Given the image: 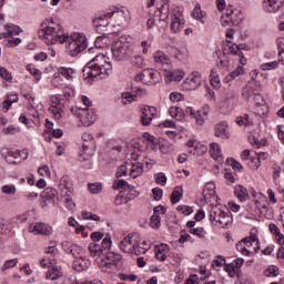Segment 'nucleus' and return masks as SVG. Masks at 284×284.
<instances>
[{"label": "nucleus", "instance_id": "nucleus-1", "mask_svg": "<svg viewBox=\"0 0 284 284\" xmlns=\"http://www.w3.org/2000/svg\"><path fill=\"white\" fill-rule=\"evenodd\" d=\"M38 36L47 45H54L58 41L59 43H68L67 48L71 57L81 54L88 48L83 33H72L71 36L70 33H64L63 26L54 20H44L40 26Z\"/></svg>", "mask_w": 284, "mask_h": 284}, {"label": "nucleus", "instance_id": "nucleus-2", "mask_svg": "<svg viewBox=\"0 0 284 284\" xmlns=\"http://www.w3.org/2000/svg\"><path fill=\"white\" fill-rule=\"evenodd\" d=\"M112 74V63H110L109 58L103 53H97L83 69V77L87 79H105Z\"/></svg>", "mask_w": 284, "mask_h": 284}, {"label": "nucleus", "instance_id": "nucleus-3", "mask_svg": "<svg viewBox=\"0 0 284 284\" xmlns=\"http://www.w3.org/2000/svg\"><path fill=\"white\" fill-rule=\"evenodd\" d=\"M104 19H111L113 28H125L130 24V11L128 9H119L115 11L106 12L103 16L94 19L97 28L105 26V23L101 22L104 21Z\"/></svg>", "mask_w": 284, "mask_h": 284}, {"label": "nucleus", "instance_id": "nucleus-4", "mask_svg": "<svg viewBox=\"0 0 284 284\" xmlns=\"http://www.w3.org/2000/svg\"><path fill=\"white\" fill-rule=\"evenodd\" d=\"M120 250L124 254H134L141 256L145 254V247H141V235L139 233H130L120 242Z\"/></svg>", "mask_w": 284, "mask_h": 284}, {"label": "nucleus", "instance_id": "nucleus-5", "mask_svg": "<svg viewBox=\"0 0 284 284\" xmlns=\"http://www.w3.org/2000/svg\"><path fill=\"white\" fill-rule=\"evenodd\" d=\"M112 57L115 61H125L132 57V49H130V37H120L111 48Z\"/></svg>", "mask_w": 284, "mask_h": 284}, {"label": "nucleus", "instance_id": "nucleus-6", "mask_svg": "<svg viewBox=\"0 0 284 284\" xmlns=\"http://www.w3.org/2000/svg\"><path fill=\"white\" fill-rule=\"evenodd\" d=\"M121 254H116L114 252H109L104 256L99 257L97 260L98 267L101 268V272H105L106 274H112V272H116L119 270V265L121 264Z\"/></svg>", "mask_w": 284, "mask_h": 284}, {"label": "nucleus", "instance_id": "nucleus-7", "mask_svg": "<svg viewBox=\"0 0 284 284\" xmlns=\"http://www.w3.org/2000/svg\"><path fill=\"white\" fill-rule=\"evenodd\" d=\"M209 219L210 221H215V223H219L221 227H227V225H232L233 221L230 209H221L219 206H212L209 213Z\"/></svg>", "mask_w": 284, "mask_h": 284}, {"label": "nucleus", "instance_id": "nucleus-8", "mask_svg": "<svg viewBox=\"0 0 284 284\" xmlns=\"http://www.w3.org/2000/svg\"><path fill=\"white\" fill-rule=\"evenodd\" d=\"M236 250L243 256H254L261 250V245H258V239L245 237L236 244Z\"/></svg>", "mask_w": 284, "mask_h": 284}, {"label": "nucleus", "instance_id": "nucleus-9", "mask_svg": "<svg viewBox=\"0 0 284 284\" xmlns=\"http://www.w3.org/2000/svg\"><path fill=\"white\" fill-rule=\"evenodd\" d=\"M4 30L9 37L7 40H4V45L7 48H17V45H19V43H21V39L14 38V37H19V34H21V32H23L21 27L17 26V24L8 23L4 26Z\"/></svg>", "mask_w": 284, "mask_h": 284}, {"label": "nucleus", "instance_id": "nucleus-10", "mask_svg": "<svg viewBox=\"0 0 284 284\" xmlns=\"http://www.w3.org/2000/svg\"><path fill=\"white\" fill-rule=\"evenodd\" d=\"M134 79L136 82L144 83V85H156L161 81V73L154 69H145Z\"/></svg>", "mask_w": 284, "mask_h": 284}, {"label": "nucleus", "instance_id": "nucleus-11", "mask_svg": "<svg viewBox=\"0 0 284 284\" xmlns=\"http://www.w3.org/2000/svg\"><path fill=\"white\" fill-rule=\"evenodd\" d=\"M82 141H84V143L82 144L80 156H83V160L88 161L90 156L94 155V138L92 134L85 132L82 134Z\"/></svg>", "mask_w": 284, "mask_h": 284}, {"label": "nucleus", "instance_id": "nucleus-12", "mask_svg": "<svg viewBox=\"0 0 284 284\" xmlns=\"http://www.w3.org/2000/svg\"><path fill=\"white\" fill-rule=\"evenodd\" d=\"M112 247V239L105 236L101 243L93 242L89 244V252L91 256H101L103 250H110Z\"/></svg>", "mask_w": 284, "mask_h": 284}, {"label": "nucleus", "instance_id": "nucleus-13", "mask_svg": "<svg viewBox=\"0 0 284 284\" xmlns=\"http://www.w3.org/2000/svg\"><path fill=\"white\" fill-rule=\"evenodd\" d=\"M65 105H63V102L59 100L57 97L51 98V105L48 109L49 114H52L53 119H57V121L63 119Z\"/></svg>", "mask_w": 284, "mask_h": 284}, {"label": "nucleus", "instance_id": "nucleus-14", "mask_svg": "<svg viewBox=\"0 0 284 284\" xmlns=\"http://www.w3.org/2000/svg\"><path fill=\"white\" fill-rule=\"evenodd\" d=\"M261 92V82L255 80L250 81L243 89H242V98L244 101H250L253 97H256Z\"/></svg>", "mask_w": 284, "mask_h": 284}, {"label": "nucleus", "instance_id": "nucleus-15", "mask_svg": "<svg viewBox=\"0 0 284 284\" xmlns=\"http://www.w3.org/2000/svg\"><path fill=\"white\" fill-rule=\"evenodd\" d=\"M171 21H172L171 22L172 32L176 34L181 32V30H183V24L185 23V19H183V12L179 8H175L172 11Z\"/></svg>", "mask_w": 284, "mask_h": 284}, {"label": "nucleus", "instance_id": "nucleus-16", "mask_svg": "<svg viewBox=\"0 0 284 284\" xmlns=\"http://www.w3.org/2000/svg\"><path fill=\"white\" fill-rule=\"evenodd\" d=\"M78 116L84 128H90V125H93L94 121H97V115L94 114V111L88 108L79 109Z\"/></svg>", "mask_w": 284, "mask_h": 284}, {"label": "nucleus", "instance_id": "nucleus-17", "mask_svg": "<svg viewBox=\"0 0 284 284\" xmlns=\"http://www.w3.org/2000/svg\"><path fill=\"white\" fill-rule=\"evenodd\" d=\"M253 101L255 103V114H257V116H265V114L270 112V106L261 92L253 98Z\"/></svg>", "mask_w": 284, "mask_h": 284}, {"label": "nucleus", "instance_id": "nucleus-18", "mask_svg": "<svg viewBox=\"0 0 284 284\" xmlns=\"http://www.w3.org/2000/svg\"><path fill=\"white\" fill-rule=\"evenodd\" d=\"M40 203H59V191L49 186L40 195Z\"/></svg>", "mask_w": 284, "mask_h": 284}, {"label": "nucleus", "instance_id": "nucleus-19", "mask_svg": "<svg viewBox=\"0 0 284 284\" xmlns=\"http://www.w3.org/2000/svg\"><path fill=\"white\" fill-rule=\"evenodd\" d=\"M29 232L32 234H42L43 236H50L52 234V227L43 222H34L29 225Z\"/></svg>", "mask_w": 284, "mask_h": 284}, {"label": "nucleus", "instance_id": "nucleus-20", "mask_svg": "<svg viewBox=\"0 0 284 284\" xmlns=\"http://www.w3.org/2000/svg\"><path fill=\"white\" fill-rule=\"evenodd\" d=\"M62 247L67 254H71L74 260L85 255V250L77 244L70 242H63Z\"/></svg>", "mask_w": 284, "mask_h": 284}, {"label": "nucleus", "instance_id": "nucleus-21", "mask_svg": "<svg viewBox=\"0 0 284 284\" xmlns=\"http://www.w3.org/2000/svg\"><path fill=\"white\" fill-rule=\"evenodd\" d=\"M58 187H59L62 196H72V192H73L74 187L72 185V181L70 180V178L68 175H64L61 178Z\"/></svg>", "mask_w": 284, "mask_h": 284}, {"label": "nucleus", "instance_id": "nucleus-22", "mask_svg": "<svg viewBox=\"0 0 284 284\" xmlns=\"http://www.w3.org/2000/svg\"><path fill=\"white\" fill-rule=\"evenodd\" d=\"M143 94H145V91H143V89H133V93L123 92L121 95V101L123 105H130V103H134V101H136V97H143Z\"/></svg>", "mask_w": 284, "mask_h": 284}, {"label": "nucleus", "instance_id": "nucleus-23", "mask_svg": "<svg viewBox=\"0 0 284 284\" xmlns=\"http://www.w3.org/2000/svg\"><path fill=\"white\" fill-rule=\"evenodd\" d=\"M164 78L166 83H172V81H183V79H185V71L181 69L165 70Z\"/></svg>", "mask_w": 284, "mask_h": 284}, {"label": "nucleus", "instance_id": "nucleus-24", "mask_svg": "<svg viewBox=\"0 0 284 284\" xmlns=\"http://www.w3.org/2000/svg\"><path fill=\"white\" fill-rule=\"evenodd\" d=\"M201 85V74L199 72H193L183 82V87L186 90H196Z\"/></svg>", "mask_w": 284, "mask_h": 284}, {"label": "nucleus", "instance_id": "nucleus-25", "mask_svg": "<svg viewBox=\"0 0 284 284\" xmlns=\"http://www.w3.org/2000/svg\"><path fill=\"white\" fill-rule=\"evenodd\" d=\"M187 148H190V153L195 156H203L205 152H207V146L199 143L196 140H190L186 143Z\"/></svg>", "mask_w": 284, "mask_h": 284}, {"label": "nucleus", "instance_id": "nucleus-26", "mask_svg": "<svg viewBox=\"0 0 284 284\" xmlns=\"http://www.w3.org/2000/svg\"><path fill=\"white\" fill-rule=\"evenodd\" d=\"M154 116H156V108L154 106H144L142 109V125H150V123H152V120L154 119Z\"/></svg>", "mask_w": 284, "mask_h": 284}, {"label": "nucleus", "instance_id": "nucleus-27", "mask_svg": "<svg viewBox=\"0 0 284 284\" xmlns=\"http://www.w3.org/2000/svg\"><path fill=\"white\" fill-rule=\"evenodd\" d=\"M72 267L75 272H85L90 267V260L85 255L73 260Z\"/></svg>", "mask_w": 284, "mask_h": 284}, {"label": "nucleus", "instance_id": "nucleus-28", "mask_svg": "<svg viewBox=\"0 0 284 284\" xmlns=\"http://www.w3.org/2000/svg\"><path fill=\"white\" fill-rule=\"evenodd\" d=\"M283 8V0H263L265 12H278Z\"/></svg>", "mask_w": 284, "mask_h": 284}, {"label": "nucleus", "instance_id": "nucleus-29", "mask_svg": "<svg viewBox=\"0 0 284 284\" xmlns=\"http://www.w3.org/2000/svg\"><path fill=\"white\" fill-rule=\"evenodd\" d=\"M226 14H229L233 26H239L241 21H243V12L236 8L229 7L226 9Z\"/></svg>", "mask_w": 284, "mask_h": 284}, {"label": "nucleus", "instance_id": "nucleus-30", "mask_svg": "<svg viewBox=\"0 0 284 284\" xmlns=\"http://www.w3.org/2000/svg\"><path fill=\"white\" fill-rule=\"evenodd\" d=\"M160 21H165L170 17V0H161L160 7H158Z\"/></svg>", "mask_w": 284, "mask_h": 284}, {"label": "nucleus", "instance_id": "nucleus-31", "mask_svg": "<svg viewBox=\"0 0 284 284\" xmlns=\"http://www.w3.org/2000/svg\"><path fill=\"white\" fill-rule=\"evenodd\" d=\"M143 174V164L140 162L129 163V176L136 179Z\"/></svg>", "mask_w": 284, "mask_h": 284}, {"label": "nucleus", "instance_id": "nucleus-32", "mask_svg": "<svg viewBox=\"0 0 284 284\" xmlns=\"http://www.w3.org/2000/svg\"><path fill=\"white\" fill-rule=\"evenodd\" d=\"M220 105L221 108L232 109L234 105H236V102L234 101V93H225L220 99Z\"/></svg>", "mask_w": 284, "mask_h": 284}, {"label": "nucleus", "instance_id": "nucleus-33", "mask_svg": "<svg viewBox=\"0 0 284 284\" xmlns=\"http://www.w3.org/2000/svg\"><path fill=\"white\" fill-rule=\"evenodd\" d=\"M153 61L158 65H169L170 57H168V54H165V52L158 50L153 53Z\"/></svg>", "mask_w": 284, "mask_h": 284}, {"label": "nucleus", "instance_id": "nucleus-34", "mask_svg": "<svg viewBox=\"0 0 284 284\" xmlns=\"http://www.w3.org/2000/svg\"><path fill=\"white\" fill-rule=\"evenodd\" d=\"M243 74H245V68H243V65H239L234 71L224 78V83H232V81L239 79V77H243Z\"/></svg>", "mask_w": 284, "mask_h": 284}, {"label": "nucleus", "instance_id": "nucleus-35", "mask_svg": "<svg viewBox=\"0 0 284 284\" xmlns=\"http://www.w3.org/2000/svg\"><path fill=\"white\" fill-rule=\"evenodd\" d=\"M215 136L219 139H230V132H227V124L225 122L216 124Z\"/></svg>", "mask_w": 284, "mask_h": 284}, {"label": "nucleus", "instance_id": "nucleus-36", "mask_svg": "<svg viewBox=\"0 0 284 284\" xmlns=\"http://www.w3.org/2000/svg\"><path fill=\"white\" fill-rule=\"evenodd\" d=\"M210 148L212 159L221 163L223 161V151H221V146L217 143H212Z\"/></svg>", "mask_w": 284, "mask_h": 284}, {"label": "nucleus", "instance_id": "nucleus-37", "mask_svg": "<svg viewBox=\"0 0 284 284\" xmlns=\"http://www.w3.org/2000/svg\"><path fill=\"white\" fill-rule=\"evenodd\" d=\"M216 186L214 183H207L203 190V196L205 201H210L211 199H216Z\"/></svg>", "mask_w": 284, "mask_h": 284}, {"label": "nucleus", "instance_id": "nucleus-38", "mask_svg": "<svg viewBox=\"0 0 284 284\" xmlns=\"http://www.w3.org/2000/svg\"><path fill=\"white\" fill-rule=\"evenodd\" d=\"M234 194L241 203L247 201L250 199V193L247 192V189H245L243 185H237L235 187Z\"/></svg>", "mask_w": 284, "mask_h": 284}, {"label": "nucleus", "instance_id": "nucleus-39", "mask_svg": "<svg viewBox=\"0 0 284 284\" xmlns=\"http://www.w3.org/2000/svg\"><path fill=\"white\" fill-rule=\"evenodd\" d=\"M243 44H231L230 41H227V44L224 47L223 52L224 54H236L239 55V52H242Z\"/></svg>", "mask_w": 284, "mask_h": 284}, {"label": "nucleus", "instance_id": "nucleus-40", "mask_svg": "<svg viewBox=\"0 0 284 284\" xmlns=\"http://www.w3.org/2000/svg\"><path fill=\"white\" fill-rule=\"evenodd\" d=\"M61 276H63V273L59 267H52L45 274V278L48 281H58V278H61Z\"/></svg>", "mask_w": 284, "mask_h": 284}, {"label": "nucleus", "instance_id": "nucleus-41", "mask_svg": "<svg viewBox=\"0 0 284 284\" xmlns=\"http://www.w3.org/2000/svg\"><path fill=\"white\" fill-rule=\"evenodd\" d=\"M59 74H61V77H64L67 81H74L75 71L72 68L61 67L59 69Z\"/></svg>", "mask_w": 284, "mask_h": 284}, {"label": "nucleus", "instance_id": "nucleus-42", "mask_svg": "<svg viewBox=\"0 0 284 284\" xmlns=\"http://www.w3.org/2000/svg\"><path fill=\"white\" fill-rule=\"evenodd\" d=\"M18 102H19V95L17 94L8 95L7 99L2 102L3 112H8V110H10V105H12V103H18Z\"/></svg>", "mask_w": 284, "mask_h": 284}, {"label": "nucleus", "instance_id": "nucleus-43", "mask_svg": "<svg viewBox=\"0 0 284 284\" xmlns=\"http://www.w3.org/2000/svg\"><path fill=\"white\" fill-rule=\"evenodd\" d=\"M183 199V187L176 186L171 194V203L175 205Z\"/></svg>", "mask_w": 284, "mask_h": 284}, {"label": "nucleus", "instance_id": "nucleus-44", "mask_svg": "<svg viewBox=\"0 0 284 284\" xmlns=\"http://www.w3.org/2000/svg\"><path fill=\"white\" fill-rule=\"evenodd\" d=\"M169 114L172 116V119H175L176 121L183 120V111L179 106H171L169 109Z\"/></svg>", "mask_w": 284, "mask_h": 284}, {"label": "nucleus", "instance_id": "nucleus-45", "mask_svg": "<svg viewBox=\"0 0 284 284\" xmlns=\"http://www.w3.org/2000/svg\"><path fill=\"white\" fill-rule=\"evenodd\" d=\"M193 19H196V21H200V23H205V20L203 19L204 14L201 10V6H196L193 11L191 12Z\"/></svg>", "mask_w": 284, "mask_h": 284}, {"label": "nucleus", "instance_id": "nucleus-46", "mask_svg": "<svg viewBox=\"0 0 284 284\" xmlns=\"http://www.w3.org/2000/svg\"><path fill=\"white\" fill-rule=\"evenodd\" d=\"M88 190L91 194H101V192L103 191V185L99 182L89 183Z\"/></svg>", "mask_w": 284, "mask_h": 284}, {"label": "nucleus", "instance_id": "nucleus-47", "mask_svg": "<svg viewBox=\"0 0 284 284\" xmlns=\"http://www.w3.org/2000/svg\"><path fill=\"white\" fill-rule=\"evenodd\" d=\"M278 275V267L276 265H271L264 271V276L267 278H274Z\"/></svg>", "mask_w": 284, "mask_h": 284}, {"label": "nucleus", "instance_id": "nucleus-48", "mask_svg": "<svg viewBox=\"0 0 284 284\" xmlns=\"http://www.w3.org/2000/svg\"><path fill=\"white\" fill-rule=\"evenodd\" d=\"M173 54L179 61H183L187 59V48L174 49Z\"/></svg>", "mask_w": 284, "mask_h": 284}, {"label": "nucleus", "instance_id": "nucleus-49", "mask_svg": "<svg viewBox=\"0 0 284 284\" xmlns=\"http://www.w3.org/2000/svg\"><path fill=\"white\" fill-rule=\"evenodd\" d=\"M211 84L214 88H220L221 87V78L219 77V72H216V70H211Z\"/></svg>", "mask_w": 284, "mask_h": 284}, {"label": "nucleus", "instance_id": "nucleus-50", "mask_svg": "<svg viewBox=\"0 0 284 284\" xmlns=\"http://www.w3.org/2000/svg\"><path fill=\"white\" fill-rule=\"evenodd\" d=\"M224 271L229 274L231 278H234L239 273V270L232 263L224 264Z\"/></svg>", "mask_w": 284, "mask_h": 284}, {"label": "nucleus", "instance_id": "nucleus-51", "mask_svg": "<svg viewBox=\"0 0 284 284\" xmlns=\"http://www.w3.org/2000/svg\"><path fill=\"white\" fill-rule=\"evenodd\" d=\"M140 48L142 50V54H148V52H150V49L152 48V39L141 41Z\"/></svg>", "mask_w": 284, "mask_h": 284}, {"label": "nucleus", "instance_id": "nucleus-52", "mask_svg": "<svg viewBox=\"0 0 284 284\" xmlns=\"http://www.w3.org/2000/svg\"><path fill=\"white\" fill-rule=\"evenodd\" d=\"M0 77L8 83H12V73H10V71H8V69L4 67H0Z\"/></svg>", "mask_w": 284, "mask_h": 284}, {"label": "nucleus", "instance_id": "nucleus-53", "mask_svg": "<svg viewBox=\"0 0 284 284\" xmlns=\"http://www.w3.org/2000/svg\"><path fill=\"white\" fill-rule=\"evenodd\" d=\"M189 232L190 234H193V236H197L199 239H205L207 234L203 227L191 229Z\"/></svg>", "mask_w": 284, "mask_h": 284}, {"label": "nucleus", "instance_id": "nucleus-54", "mask_svg": "<svg viewBox=\"0 0 284 284\" xmlns=\"http://www.w3.org/2000/svg\"><path fill=\"white\" fill-rule=\"evenodd\" d=\"M150 225L153 230H159L161 227V216L154 214L150 219Z\"/></svg>", "mask_w": 284, "mask_h": 284}, {"label": "nucleus", "instance_id": "nucleus-55", "mask_svg": "<svg viewBox=\"0 0 284 284\" xmlns=\"http://www.w3.org/2000/svg\"><path fill=\"white\" fill-rule=\"evenodd\" d=\"M17 263H19L18 258H12V260L6 261L1 267V272H6V270H12V267H16Z\"/></svg>", "mask_w": 284, "mask_h": 284}, {"label": "nucleus", "instance_id": "nucleus-56", "mask_svg": "<svg viewBox=\"0 0 284 284\" xmlns=\"http://www.w3.org/2000/svg\"><path fill=\"white\" fill-rule=\"evenodd\" d=\"M82 219H84V221H101V216L88 211L82 212Z\"/></svg>", "mask_w": 284, "mask_h": 284}, {"label": "nucleus", "instance_id": "nucleus-57", "mask_svg": "<svg viewBox=\"0 0 284 284\" xmlns=\"http://www.w3.org/2000/svg\"><path fill=\"white\" fill-rule=\"evenodd\" d=\"M205 116H207V113L204 112L201 114V111H196L193 115V119H195V123L197 125H203L205 123Z\"/></svg>", "mask_w": 284, "mask_h": 284}, {"label": "nucleus", "instance_id": "nucleus-58", "mask_svg": "<svg viewBox=\"0 0 284 284\" xmlns=\"http://www.w3.org/2000/svg\"><path fill=\"white\" fill-rule=\"evenodd\" d=\"M226 260L223 257V255H217L215 260L212 261V266L213 267H223L225 266Z\"/></svg>", "mask_w": 284, "mask_h": 284}, {"label": "nucleus", "instance_id": "nucleus-59", "mask_svg": "<svg viewBox=\"0 0 284 284\" xmlns=\"http://www.w3.org/2000/svg\"><path fill=\"white\" fill-rule=\"evenodd\" d=\"M3 194H17V186L14 184H6L1 187Z\"/></svg>", "mask_w": 284, "mask_h": 284}, {"label": "nucleus", "instance_id": "nucleus-60", "mask_svg": "<svg viewBox=\"0 0 284 284\" xmlns=\"http://www.w3.org/2000/svg\"><path fill=\"white\" fill-rule=\"evenodd\" d=\"M38 174L44 179H50V166L43 165L38 169Z\"/></svg>", "mask_w": 284, "mask_h": 284}, {"label": "nucleus", "instance_id": "nucleus-61", "mask_svg": "<svg viewBox=\"0 0 284 284\" xmlns=\"http://www.w3.org/2000/svg\"><path fill=\"white\" fill-rule=\"evenodd\" d=\"M278 68V61L266 62L261 64V70H276Z\"/></svg>", "mask_w": 284, "mask_h": 284}, {"label": "nucleus", "instance_id": "nucleus-62", "mask_svg": "<svg viewBox=\"0 0 284 284\" xmlns=\"http://www.w3.org/2000/svg\"><path fill=\"white\" fill-rule=\"evenodd\" d=\"M94 45L98 50L101 48H105V45H108V38L98 37L95 39Z\"/></svg>", "mask_w": 284, "mask_h": 284}, {"label": "nucleus", "instance_id": "nucleus-63", "mask_svg": "<svg viewBox=\"0 0 284 284\" xmlns=\"http://www.w3.org/2000/svg\"><path fill=\"white\" fill-rule=\"evenodd\" d=\"M3 134L10 135V134H19L21 130L14 125H9L2 130Z\"/></svg>", "mask_w": 284, "mask_h": 284}, {"label": "nucleus", "instance_id": "nucleus-64", "mask_svg": "<svg viewBox=\"0 0 284 284\" xmlns=\"http://www.w3.org/2000/svg\"><path fill=\"white\" fill-rule=\"evenodd\" d=\"M10 232V225L6 220L1 219L0 220V234H9Z\"/></svg>", "mask_w": 284, "mask_h": 284}]
</instances>
